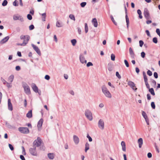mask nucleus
<instances>
[{"label": "nucleus", "instance_id": "nucleus-39", "mask_svg": "<svg viewBox=\"0 0 160 160\" xmlns=\"http://www.w3.org/2000/svg\"><path fill=\"white\" fill-rule=\"evenodd\" d=\"M87 3L85 2H83L80 3V5L82 8H84L86 5Z\"/></svg>", "mask_w": 160, "mask_h": 160}, {"label": "nucleus", "instance_id": "nucleus-1", "mask_svg": "<svg viewBox=\"0 0 160 160\" xmlns=\"http://www.w3.org/2000/svg\"><path fill=\"white\" fill-rule=\"evenodd\" d=\"M102 92L106 97L108 98H111V94L105 85L102 86Z\"/></svg>", "mask_w": 160, "mask_h": 160}, {"label": "nucleus", "instance_id": "nucleus-12", "mask_svg": "<svg viewBox=\"0 0 160 160\" xmlns=\"http://www.w3.org/2000/svg\"><path fill=\"white\" fill-rule=\"evenodd\" d=\"M29 39L30 37L28 35H27L26 38L24 39L23 43L21 44V46H25L28 43Z\"/></svg>", "mask_w": 160, "mask_h": 160}, {"label": "nucleus", "instance_id": "nucleus-10", "mask_svg": "<svg viewBox=\"0 0 160 160\" xmlns=\"http://www.w3.org/2000/svg\"><path fill=\"white\" fill-rule=\"evenodd\" d=\"M128 85L133 90H136L137 88H136L135 85L134 83L132 81H129L128 83Z\"/></svg>", "mask_w": 160, "mask_h": 160}, {"label": "nucleus", "instance_id": "nucleus-64", "mask_svg": "<svg viewBox=\"0 0 160 160\" xmlns=\"http://www.w3.org/2000/svg\"><path fill=\"white\" fill-rule=\"evenodd\" d=\"M20 158H21V159H22V160H25V159L23 155H20Z\"/></svg>", "mask_w": 160, "mask_h": 160}, {"label": "nucleus", "instance_id": "nucleus-41", "mask_svg": "<svg viewBox=\"0 0 160 160\" xmlns=\"http://www.w3.org/2000/svg\"><path fill=\"white\" fill-rule=\"evenodd\" d=\"M152 41L154 43H157L158 42V40L157 38L156 37L154 38H153Z\"/></svg>", "mask_w": 160, "mask_h": 160}, {"label": "nucleus", "instance_id": "nucleus-62", "mask_svg": "<svg viewBox=\"0 0 160 160\" xmlns=\"http://www.w3.org/2000/svg\"><path fill=\"white\" fill-rule=\"evenodd\" d=\"M15 69L16 70L19 71L20 70L21 68L19 66H17L16 67Z\"/></svg>", "mask_w": 160, "mask_h": 160}, {"label": "nucleus", "instance_id": "nucleus-16", "mask_svg": "<svg viewBox=\"0 0 160 160\" xmlns=\"http://www.w3.org/2000/svg\"><path fill=\"white\" fill-rule=\"evenodd\" d=\"M129 52L130 55L132 58L134 59L135 58V54L132 48L130 47L129 48Z\"/></svg>", "mask_w": 160, "mask_h": 160}, {"label": "nucleus", "instance_id": "nucleus-19", "mask_svg": "<svg viewBox=\"0 0 160 160\" xmlns=\"http://www.w3.org/2000/svg\"><path fill=\"white\" fill-rule=\"evenodd\" d=\"M92 22L95 27L96 28L98 27V22L96 18H93L92 20Z\"/></svg>", "mask_w": 160, "mask_h": 160}, {"label": "nucleus", "instance_id": "nucleus-6", "mask_svg": "<svg viewBox=\"0 0 160 160\" xmlns=\"http://www.w3.org/2000/svg\"><path fill=\"white\" fill-rule=\"evenodd\" d=\"M144 16L147 20H148L150 18V15L149 11L147 8H145L144 9L143 12Z\"/></svg>", "mask_w": 160, "mask_h": 160}, {"label": "nucleus", "instance_id": "nucleus-58", "mask_svg": "<svg viewBox=\"0 0 160 160\" xmlns=\"http://www.w3.org/2000/svg\"><path fill=\"white\" fill-rule=\"evenodd\" d=\"M45 78L47 80H49L50 78V76L48 75H46L45 76Z\"/></svg>", "mask_w": 160, "mask_h": 160}, {"label": "nucleus", "instance_id": "nucleus-59", "mask_svg": "<svg viewBox=\"0 0 160 160\" xmlns=\"http://www.w3.org/2000/svg\"><path fill=\"white\" fill-rule=\"evenodd\" d=\"M146 33L147 34V35L148 37H150L151 36L150 34V32H149V31L148 30H146Z\"/></svg>", "mask_w": 160, "mask_h": 160}, {"label": "nucleus", "instance_id": "nucleus-8", "mask_svg": "<svg viewBox=\"0 0 160 160\" xmlns=\"http://www.w3.org/2000/svg\"><path fill=\"white\" fill-rule=\"evenodd\" d=\"M98 125L100 129L103 130L104 127V123L103 120L102 119H100L98 121Z\"/></svg>", "mask_w": 160, "mask_h": 160}, {"label": "nucleus", "instance_id": "nucleus-54", "mask_svg": "<svg viewBox=\"0 0 160 160\" xmlns=\"http://www.w3.org/2000/svg\"><path fill=\"white\" fill-rule=\"evenodd\" d=\"M139 46L140 47H142L144 43L143 41L142 40L139 41Z\"/></svg>", "mask_w": 160, "mask_h": 160}, {"label": "nucleus", "instance_id": "nucleus-63", "mask_svg": "<svg viewBox=\"0 0 160 160\" xmlns=\"http://www.w3.org/2000/svg\"><path fill=\"white\" fill-rule=\"evenodd\" d=\"M148 158H150L152 157V154L151 153L149 152L148 154Z\"/></svg>", "mask_w": 160, "mask_h": 160}, {"label": "nucleus", "instance_id": "nucleus-40", "mask_svg": "<svg viewBox=\"0 0 160 160\" xmlns=\"http://www.w3.org/2000/svg\"><path fill=\"white\" fill-rule=\"evenodd\" d=\"M8 4V2L6 0H4L2 4V6H5L7 5Z\"/></svg>", "mask_w": 160, "mask_h": 160}, {"label": "nucleus", "instance_id": "nucleus-28", "mask_svg": "<svg viewBox=\"0 0 160 160\" xmlns=\"http://www.w3.org/2000/svg\"><path fill=\"white\" fill-rule=\"evenodd\" d=\"M41 15L42 17V20L43 21H45L46 17V13H44L42 14L39 13Z\"/></svg>", "mask_w": 160, "mask_h": 160}, {"label": "nucleus", "instance_id": "nucleus-31", "mask_svg": "<svg viewBox=\"0 0 160 160\" xmlns=\"http://www.w3.org/2000/svg\"><path fill=\"white\" fill-rule=\"evenodd\" d=\"M56 26L58 27H62V23H60L58 21H57L56 24Z\"/></svg>", "mask_w": 160, "mask_h": 160}, {"label": "nucleus", "instance_id": "nucleus-29", "mask_svg": "<svg viewBox=\"0 0 160 160\" xmlns=\"http://www.w3.org/2000/svg\"><path fill=\"white\" fill-rule=\"evenodd\" d=\"M149 91L151 93V94L152 95L154 96L155 95V93L153 88H149Z\"/></svg>", "mask_w": 160, "mask_h": 160}, {"label": "nucleus", "instance_id": "nucleus-56", "mask_svg": "<svg viewBox=\"0 0 160 160\" xmlns=\"http://www.w3.org/2000/svg\"><path fill=\"white\" fill-rule=\"evenodd\" d=\"M154 78H158V74L157 72H154Z\"/></svg>", "mask_w": 160, "mask_h": 160}, {"label": "nucleus", "instance_id": "nucleus-14", "mask_svg": "<svg viewBox=\"0 0 160 160\" xmlns=\"http://www.w3.org/2000/svg\"><path fill=\"white\" fill-rule=\"evenodd\" d=\"M73 139L74 142L75 144L77 145L79 143V139L77 136L74 135L73 136Z\"/></svg>", "mask_w": 160, "mask_h": 160}, {"label": "nucleus", "instance_id": "nucleus-33", "mask_svg": "<svg viewBox=\"0 0 160 160\" xmlns=\"http://www.w3.org/2000/svg\"><path fill=\"white\" fill-rule=\"evenodd\" d=\"M69 18L72 20L74 21L75 20V18L74 15L72 14H70L69 15Z\"/></svg>", "mask_w": 160, "mask_h": 160}, {"label": "nucleus", "instance_id": "nucleus-50", "mask_svg": "<svg viewBox=\"0 0 160 160\" xmlns=\"http://www.w3.org/2000/svg\"><path fill=\"white\" fill-rule=\"evenodd\" d=\"M147 73L149 76H151L152 75V72L150 70H148V71L147 72Z\"/></svg>", "mask_w": 160, "mask_h": 160}, {"label": "nucleus", "instance_id": "nucleus-57", "mask_svg": "<svg viewBox=\"0 0 160 160\" xmlns=\"http://www.w3.org/2000/svg\"><path fill=\"white\" fill-rule=\"evenodd\" d=\"M145 53L144 52H142L141 53V56L142 58H144L145 57Z\"/></svg>", "mask_w": 160, "mask_h": 160}, {"label": "nucleus", "instance_id": "nucleus-35", "mask_svg": "<svg viewBox=\"0 0 160 160\" xmlns=\"http://www.w3.org/2000/svg\"><path fill=\"white\" fill-rule=\"evenodd\" d=\"M13 5L15 6H17L18 5V2L17 0H15L13 3Z\"/></svg>", "mask_w": 160, "mask_h": 160}, {"label": "nucleus", "instance_id": "nucleus-3", "mask_svg": "<svg viewBox=\"0 0 160 160\" xmlns=\"http://www.w3.org/2000/svg\"><path fill=\"white\" fill-rule=\"evenodd\" d=\"M18 129L20 132L23 134H28L29 132V129L27 127H19Z\"/></svg>", "mask_w": 160, "mask_h": 160}, {"label": "nucleus", "instance_id": "nucleus-22", "mask_svg": "<svg viewBox=\"0 0 160 160\" xmlns=\"http://www.w3.org/2000/svg\"><path fill=\"white\" fill-rule=\"evenodd\" d=\"M43 122V120L42 119H41L38 122V128H41Z\"/></svg>", "mask_w": 160, "mask_h": 160}, {"label": "nucleus", "instance_id": "nucleus-37", "mask_svg": "<svg viewBox=\"0 0 160 160\" xmlns=\"http://www.w3.org/2000/svg\"><path fill=\"white\" fill-rule=\"evenodd\" d=\"M110 17H111V19L112 20V21L114 23V24L115 25H117V23L115 21V20H114L113 17L112 15H111Z\"/></svg>", "mask_w": 160, "mask_h": 160}, {"label": "nucleus", "instance_id": "nucleus-49", "mask_svg": "<svg viewBox=\"0 0 160 160\" xmlns=\"http://www.w3.org/2000/svg\"><path fill=\"white\" fill-rule=\"evenodd\" d=\"M34 28V25L32 24L29 27V29L30 30H32Z\"/></svg>", "mask_w": 160, "mask_h": 160}, {"label": "nucleus", "instance_id": "nucleus-25", "mask_svg": "<svg viewBox=\"0 0 160 160\" xmlns=\"http://www.w3.org/2000/svg\"><path fill=\"white\" fill-rule=\"evenodd\" d=\"M125 18H126V23H127V27L128 28L129 24V18H128V15L127 14H126V15Z\"/></svg>", "mask_w": 160, "mask_h": 160}, {"label": "nucleus", "instance_id": "nucleus-51", "mask_svg": "<svg viewBox=\"0 0 160 160\" xmlns=\"http://www.w3.org/2000/svg\"><path fill=\"white\" fill-rule=\"evenodd\" d=\"M8 146L9 148L12 151L14 150V148L12 145L10 144H9Z\"/></svg>", "mask_w": 160, "mask_h": 160}, {"label": "nucleus", "instance_id": "nucleus-30", "mask_svg": "<svg viewBox=\"0 0 160 160\" xmlns=\"http://www.w3.org/2000/svg\"><path fill=\"white\" fill-rule=\"evenodd\" d=\"M48 156L49 159H53L54 158V156L53 153H49L48 154Z\"/></svg>", "mask_w": 160, "mask_h": 160}, {"label": "nucleus", "instance_id": "nucleus-44", "mask_svg": "<svg viewBox=\"0 0 160 160\" xmlns=\"http://www.w3.org/2000/svg\"><path fill=\"white\" fill-rule=\"evenodd\" d=\"M151 106L153 109H155V105L154 102H152L151 103Z\"/></svg>", "mask_w": 160, "mask_h": 160}, {"label": "nucleus", "instance_id": "nucleus-11", "mask_svg": "<svg viewBox=\"0 0 160 160\" xmlns=\"http://www.w3.org/2000/svg\"><path fill=\"white\" fill-rule=\"evenodd\" d=\"M32 46L33 47V49L40 56L41 55V52L40 49L38 47L35 46L34 44H32Z\"/></svg>", "mask_w": 160, "mask_h": 160}, {"label": "nucleus", "instance_id": "nucleus-15", "mask_svg": "<svg viewBox=\"0 0 160 160\" xmlns=\"http://www.w3.org/2000/svg\"><path fill=\"white\" fill-rule=\"evenodd\" d=\"M8 109L11 111H12L13 110L11 102L10 99H8Z\"/></svg>", "mask_w": 160, "mask_h": 160}, {"label": "nucleus", "instance_id": "nucleus-34", "mask_svg": "<svg viewBox=\"0 0 160 160\" xmlns=\"http://www.w3.org/2000/svg\"><path fill=\"white\" fill-rule=\"evenodd\" d=\"M71 43L73 46H74L76 43L77 41L75 39H73L71 41Z\"/></svg>", "mask_w": 160, "mask_h": 160}, {"label": "nucleus", "instance_id": "nucleus-61", "mask_svg": "<svg viewBox=\"0 0 160 160\" xmlns=\"http://www.w3.org/2000/svg\"><path fill=\"white\" fill-rule=\"evenodd\" d=\"M135 70L136 72L138 74L140 70L137 67L135 68Z\"/></svg>", "mask_w": 160, "mask_h": 160}, {"label": "nucleus", "instance_id": "nucleus-42", "mask_svg": "<svg viewBox=\"0 0 160 160\" xmlns=\"http://www.w3.org/2000/svg\"><path fill=\"white\" fill-rule=\"evenodd\" d=\"M11 83H9L8 82H7V83H6V86H7V87L8 88H11L12 87V85H11Z\"/></svg>", "mask_w": 160, "mask_h": 160}, {"label": "nucleus", "instance_id": "nucleus-26", "mask_svg": "<svg viewBox=\"0 0 160 160\" xmlns=\"http://www.w3.org/2000/svg\"><path fill=\"white\" fill-rule=\"evenodd\" d=\"M14 78V76L12 75H11L8 78V81L11 82V83H12L13 81Z\"/></svg>", "mask_w": 160, "mask_h": 160}, {"label": "nucleus", "instance_id": "nucleus-17", "mask_svg": "<svg viewBox=\"0 0 160 160\" xmlns=\"http://www.w3.org/2000/svg\"><path fill=\"white\" fill-rule=\"evenodd\" d=\"M9 36H7L2 39L0 42V43L3 44L6 42L9 39Z\"/></svg>", "mask_w": 160, "mask_h": 160}, {"label": "nucleus", "instance_id": "nucleus-45", "mask_svg": "<svg viewBox=\"0 0 160 160\" xmlns=\"http://www.w3.org/2000/svg\"><path fill=\"white\" fill-rule=\"evenodd\" d=\"M124 62L126 66L127 67H129V65L128 61L126 60H124Z\"/></svg>", "mask_w": 160, "mask_h": 160}, {"label": "nucleus", "instance_id": "nucleus-21", "mask_svg": "<svg viewBox=\"0 0 160 160\" xmlns=\"http://www.w3.org/2000/svg\"><path fill=\"white\" fill-rule=\"evenodd\" d=\"M121 145L122 147V149L123 151L125 152L126 149V144L125 143L124 141H122L121 143Z\"/></svg>", "mask_w": 160, "mask_h": 160}, {"label": "nucleus", "instance_id": "nucleus-2", "mask_svg": "<svg viewBox=\"0 0 160 160\" xmlns=\"http://www.w3.org/2000/svg\"><path fill=\"white\" fill-rule=\"evenodd\" d=\"M85 115L87 118L90 121L93 119L92 114L91 111L88 109H86L85 112Z\"/></svg>", "mask_w": 160, "mask_h": 160}, {"label": "nucleus", "instance_id": "nucleus-43", "mask_svg": "<svg viewBox=\"0 0 160 160\" xmlns=\"http://www.w3.org/2000/svg\"><path fill=\"white\" fill-rule=\"evenodd\" d=\"M87 137L88 139V140L89 142H91L92 141V138L89 136L88 134L87 135Z\"/></svg>", "mask_w": 160, "mask_h": 160}, {"label": "nucleus", "instance_id": "nucleus-36", "mask_svg": "<svg viewBox=\"0 0 160 160\" xmlns=\"http://www.w3.org/2000/svg\"><path fill=\"white\" fill-rule=\"evenodd\" d=\"M108 68L109 71H111L112 70V66L111 65L108 64Z\"/></svg>", "mask_w": 160, "mask_h": 160}, {"label": "nucleus", "instance_id": "nucleus-55", "mask_svg": "<svg viewBox=\"0 0 160 160\" xmlns=\"http://www.w3.org/2000/svg\"><path fill=\"white\" fill-rule=\"evenodd\" d=\"M1 80L2 81V82H3V84L4 85H5L7 82L6 81V80H5L3 78H1Z\"/></svg>", "mask_w": 160, "mask_h": 160}, {"label": "nucleus", "instance_id": "nucleus-9", "mask_svg": "<svg viewBox=\"0 0 160 160\" xmlns=\"http://www.w3.org/2000/svg\"><path fill=\"white\" fill-rule=\"evenodd\" d=\"M79 59L80 62L82 64L86 63L87 60L85 59L84 56L83 54H81L79 56Z\"/></svg>", "mask_w": 160, "mask_h": 160}, {"label": "nucleus", "instance_id": "nucleus-46", "mask_svg": "<svg viewBox=\"0 0 160 160\" xmlns=\"http://www.w3.org/2000/svg\"><path fill=\"white\" fill-rule=\"evenodd\" d=\"M116 76L119 78L120 79L121 78V76L119 74L118 72H117L116 73Z\"/></svg>", "mask_w": 160, "mask_h": 160}, {"label": "nucleus", "instance_id": "nucleus-13", "mask_svg": "<svg viewBox=\"0 0 160 160\" xmlns=\"http://www.w3.org/2000/svg\"><path fill=\"white\" fill-rule=\"evenodd\" d=\"M13 19L14 20H20L21 21H23V19L21 18V17L19 15H14L13 16Z\"/></svg>", "mask_w": 160, "mask_h": 160}, {"label": "nucleus", "instance_id": "nucleus-23", "mask_svg": "<svg viewBox=\"0 0 160 160\" xmlns=\"http://www.w3.org/2000/svg\"><path fill=\"white\" fill-rule=\"evenodd\" d=\"M26 116L28 118H31L32 117V111H29L26 114Z\"/></svg>", "mask_w": 160, "mask_h": 160}, {"label": "nucleus", "instance_id": "nucleus-20", "mask_svg": "<svg viewBox=\"0 0 160 160\" xmlns=\"http://www.w3.org/2000/svg\"><path fill=\"white\" fill-rule=\"evenodd\" d=\"M138 144L139 147V148L142 147V145L143 144V139L142 138H139L138 141Z\"/></svg>", "mask_w": 160, "mask_h": 160}, {"label": "nucleus", "instance_id": "nucleus-24", "mask_svg": "<svg viewBox=\"0 0 160 160\" xmlns=\"http://www.w3.org/2000/svg\"><path fill=\"white\" fill-rule=\"evenodd\" d=\"M89 149V144L88 142H86L85 145V151L86 152Z\"/></svg>", "mask_w": 160, "mask_h": 160}, {"label": "nucleus", "instance_id": "nucleus-48", "mask_svg": "<svg viewBox=\"0 0 160 160\" xmlns=\"http://www.w3.org/2000/svg\"><path fill=\"white\" fill-rule=\"evenodd\" d=\"M93 66V64L92 63V62H88L87 64V66L88 67L90 66Z\"/></svg>", "mask_w": 160, "mask_h": 160}, {"label": "nucleus", "instance_id": "nucleus-47", "mask_svg": "<svg viewBox=\"0 0 160 160\" xmlns=\"http://www.w3.org/2000/svg\"><path fill=\"white\" fill-rule=\"evenodd\" d=\"M27 18L29 20H31L32 19V17L31 15L30 14H28L27 15Z\"/></svg>", "mask_w": 160, "mask_h": 160}, {"label": "nucleus", "instance_id": "nucleus-52", "mask_svg": "<svg viewBox=\"0 0 160 160\" xmlns=\"http://www.w3.org/2000/svg\"><path fill=\"white\" fill-rule=\"evenodd\" d=\"M156 32L160 37V31L159 28H157L156 29Z\"/></svg>", "mask_w": 160, "mask_h": 160}, {"label": "nucleus", "instance_id": "nucleus-27", "mask_svg": "<svg viewBox=\"0 0 160 160\" xmlns=\"http://www.w3.org/2000/svg\"><path fill=\"white\" fill-rule=\"evenodd\" d=\"M143 75L145 82H148V78L146 74V73L144 72H143Z\"/></svg>", "mask_w": 160, "mask_h": 160}, {"label": "nucleus", "instance_id": "nucleus-5", "mask_svg": "<svg viewBox=\"0 0 160 160\" xmlns=\"http://www.w3.org/2000/svg\"><path fill=\"white\" fill-rule=\"evenodd\" d=\"M23 87L24 89V91L27 94L29 95L31 94L30 88L27 84H23Z\"/></svg>", "mask_w": 160, "mask_h": 160}, {"label": "nucleus", "instance_id": "nucleus-18", "mask_svg": "<svg viewBox=\"0 0 160 160\" xmlns=\"http://www.w3.org/2000/svg\"><path fill=\"white\" fill-rule=\"evenodd\" d=\"M32 88L33 90L36 93L38 92V88L36 86L35 84L32 83Z\"/></svg>", "mask_w": 160, "mask_h": 160}, {"label": "nucleus", "instance_id": "nucleus-7", "mask_svg": "<svg viewBox=\"0 0 160 160\" xmlns=\"http://www.w3.org/2000/svg\"><path fill=\"white\" fill-rule=\"evenodd\" d=\"M29 152L32 155L37 156L38 155L36 151V147L33 146V148H30Z\"/></svg>", "mask_w": 160, "mask_h": 160}, {"label": "nucleus", "instance_id": "nucleus-32", "mask_svg": "<svg viewBox=\"0 0 160 160\" xmlns=\"http://www.w3.org/2000/svg\"><path fill=\"white\" fill-rule=\"evenodd\" d=\"M85 30L86 33H87L88 31V27L87 23L85 24Z\"/></svg>", "mask_w": 160, "mask_h": 160}, {"label": "nucleus", "instance_id": "nucleus-4", "mask_svg": "<svg viewBox=\"0 0 160 160\" xmlns=\"http://www.w3.org/2000/svg\"><path fill=\"white\" fill-rule=\"evenodd\" d=\"M42 141L41 139L40 138L38 137L37 139L35 140L33 142V146L36 147V146L38 147L41 145Z\"/></svg>", "mask_w": 160, "mask_h": 160}, {"label": "nucleus", "instance_id": "nucleus-53", "mask_svg": "<svg viewBox=\"0 0 160 160\" xmlns=\"http://www.w3.org/2000/svg\"><path fill=\"white\" fill-rule=\"evenodd\" d=\"M26 37H27V35L26 36H25V35H22L21 36H20V39H26Z\"/></svg>", "mask_w": 160, "mask_h": 160}, {"label": "nucleus", "instance_id": "nucleus-60", "mask_svg": "<svg viewBox=\"0 0 160 160\" xmlns=\"http://www.w3.org/2000/svg\"><path fill=\"white\" fill-rule=\"evenodd\" d=\"M147 99L149 100H150L151 99V96L149 94H147Z\"/></svg>", "mask_w": 160, "mask_h": 160}, {"label": "nucleus", "instance_id": "nucleus-38", "mask_svg": "<svg viewBox=\"0 0 160 160\" xmlns=\"http://www.w3.org/2000/svg\"><path fill=\"white\" fill-rule=\"evenodd\" d=\"M111 59L112 60L114 61L115 60V56L113 54H111Z\"/></svg>", "mask_w": 160, "mask_h": 160}]
</instances>
